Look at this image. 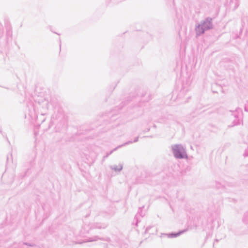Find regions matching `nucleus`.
Listing matches in <instances>:
<instances>
[{"label":"nucleus","mask_w":248,"mask_h":248,"mask_svg":"<svg viewBox=\"0 0 248 248\" xmlns=\"http://www.w3.org/2000/svg\"><path fill=\"white\" fill-rule=\"evenodd\" d=\"M108 225L105 223L101 224L96 223L90 226V224L85 223L82 226L81 229L79 232V235L82 237H85L82 242H79L78 243L81 244L82 243L91 242L96 241L97 240L107 241V239L103 237H101L98 236H93L92 237H87V234L89 233L90 231L92 229H105L107 227Z\"/></svg>","instance_id":"f257e3e1"},{"label":"nucleus","mask_w":248,"mask_h":248,"mask_svg":"<svg viewBox=\"0 0 248 248\" xmlns=\"http://www.w3.org/2000/svg\"><path fill=\"white\" fill-rule=\"evenodd\" d=\"M212 21V18L208 17L201 21L200 24L196 25L195 27L196 35L199 36L203 34L205 31L212 29L213 27Z\"/></svg>","instance_id":"f03ea898"},{"label":"nucleus","mask_w":248,"mask_h":248,"mask_svg":"<svg viewBox=\"0 0 248 248\" xmlns=\"http://www.w3.org/2000/svg\"><path fill=\"white\" fill-rule=\"evenodd\" d=\"M172 151L176 158H187V155L186 149L181 144H174L172 146Z\"/></svg>","instance_id":"7ed1b4c3"},{"label":"nucleus","mask_w":248,"mask_h":248,"mask_svg":"<svg viewBox=\"0 0 248 248\" xmlns=\"http://www.w3.org/2000/svg\"><path fill=\"white\" fill-rule=\"evenodd\" d=\"M231 113V119L233 121V125H234L239 124L242 120V110L240 108H237L234 111H230Z\"/></svg>","instance_id":"20e7f679"},{"label":"nucleus","mask_w":248,"mask_h":248,"mask_svg":"<svg viewBox=\"0 0 248 248\" xmlns=\"http://www.w3.org/2000/svg\"><path fill=\"white\" fill-rule=\"evenodd\" d=\"M186 231V230H183V231H179L178 232H171L169 234L164 233L163 234L164 235H167L168 237L169 238H174V237L179 236V235H180L181 234L183 233Z\"/></svg>","instance_id":"39448f33"},{"label":"nucleus","mask_w":248,"mask_h":248,"mask_svg":"<svg viewBox=\"0 0 248 248\" xmlns=\"http://www.w3.org/2000/svg\"><path fill=\"white\" fill-rule=\"evenodd\" d=\"M110 168L114 170L116 172H120L121 171L123 168V165L121 163H120L118 166L116 165H111L110 166Z\"/></svg>","instance_id":"423d86ee"},{"label":"nucleus","mask_w":248,"mask_h":248,"mask_svg":"<svg viewBox=\"0 0 248 248\" xmlns=\"http://www.w3.org/2000/svg\"><path fill=\"white\" fill-rule=\"evenodd\" d=\"M143 207H140L139 208V210L138 211V213H137V214L135 216V219H136V225H137V224L139 222V217H143L144 215H143L142 214V209Z\"/></svg>","instance_id":"0eeeda50"},{"label":"nucleus","mask_w":248,"mask_h":248,"mask_svg":"<svg viewBox=\"0 0 248 248\" xmlns=\"http://www.w3.org/2000/svg\"><path fill=\"white\" fill-rule=\"evenodd\" d=\"M243 222L247 225L248 228V212L245 213L243 217Z\"/></svg>","instance_id":"6e6552de"},{"label":"nucleus","mask_w":248,"mask_h":248,"mask_svg":"<svg viewBox=\"0 0 248 248\" xmlns=\"http://www.w3.org/2000/svg\"><path fill=\"white\" fill-rule=\"evenodd\" d=\"M6 30H7V35L8 36H10V37H11L12 35V31L11 27V26L7 27Z\"/></svg>","instance_id":"1a4fd4ad"},{"label":"nucleus","mask_w":248,"mask_h":248,"mask_svg":"<svg viewBox=\"0 0 248 248\" xmlns=\"http://www.w3.org/2000/svg\"><path fill=\"white\" fill-rule=\"evenodd\" d=\"M117 149H118V147L114 148L113 150L111 151L110 152L107 153V155L104 156V159L107 158L109 155H110L114 151H116Z\"/></svg>","instance_id":"9d476101"},{"label":"nucleus","mask_w":248,"mask_h":248,"mask_svg":"<svg viewBox=\"0 0 248 248\" xmlns=\"http://www.w3.org/2000/svg\"><path fill=\"white\" fill-rule=\"evenodd\" d=\"M133 142H134L133 141H131V140L130 141H128L127 142H125L124 144H122V145H120L118 146V148H121V147H123L124 146H125L126 145H128V144L132 143Z\"/></svg>","instance_id":"9b49d317"},{"label":"nucleus","mask_w":248,"mask_h":248,"mask_svg":"<svg viewBox=\"0 0 248 248\" xmlns=\"http://www.w3.org/2000/svg\"><path fill=\"white\" fill-rule=\"evenodd\" d=\"M20 245H21V246L26 245V246H30V247H33V246H34V244L28 243H20Z\"/></svg>","instance_id":"f8f14e48"},{"label":"nucleus","mask_w":248,"mask_h":248,"mask_svg":"<svg viewBox=\"0 0 248 248\" xmlns=\"http://www.w3.org/2000/svg\"><path fill=\"white\" fill-rule=\"evenodd\" d=\"M186 90H185L184 89L181 90L180 93L178 94L179 97H181L182 95L185 93V91Z\"/></svg>","instance_id":"ddd939ff"},{"label":"nucleus","mask_w":248,"mask_h":248,"mask_svg":"<svg viewBox=\"0 0 248 248\" xmlns=\"http://www.w3.org/2000/svg\"><path fill=\"white\" fill-rule=\"evenodd\" d=\"M244 109L246 111L248 112V104L245 106Z\"/></svg>","instance_id":"4468645a"},{"label":"nucleus","mask_w":248,"mask_h":248,"mask_svg":"<svg viewBox=\"0 0 248 248\" xmlns=\"http://www.w3.org/2000/svg\"><path fill=\"white\" fill-rule=\"evenodd\" d=\"M151 228V227H147V228L146 229V230H145V232L149 233V230Z\"/></svg>","instance_id":"2eb2a0df"},{"label":"nucleus","mask_w":248,"mask_h":248,"mask_svg":"<svg viewBox=\"0 0 248 248\" xmlns=\"http://www.w3.org/2000/svg\"><path fill=\"white\" fill-rule=\"evenodd\" d=\"M191 98V96L190 95H188L187 96H186V100L184 102V103H186L188 102V99H190Z\"/></svg>","instance_id":"dca6fc26"},{"label":"nucleus","mask_w":248,"mask_h":248,"mask_svg":"<svg viewBox=\"0 0 248 248\" xmlns=\"http://www.w3.org/2000/svg\"><path fill=\"white\" fill-rule=\"evenodd\" d=\"M138 140H139V137H136V138L135 139V140H133V142H137V141H138Z\"/></svg>","instance_id":"f3484780"},{"label":"nucleus","mask_w":248,"mask_h":248,"mask_svg":"<svg viewBox=\"0 0 248 248\" xmlns=\"http://www.w3.org/2000/svg\"><path fill=\"white\" fill-rule=\"evenodd\" d=\"M238 6H239V4L237 2L236 3V5H235V6L233 10H235L238 7Z\"/></svg>","instance_id":"a211bd4d"},{"label":"nucleus","mask_w":248,"mask_h":248,"mask_svg":"<svg viewBox=\"0 0 248 248\" xmlns=\"http://www.w3.org/2000/svg\"><path fill=\"white\" fill-rule=\"evenodd\" d=\"M215 241L217 242V241H218V239H216Z\"/></svg>","instance_id":"6ab92c4d"}]
</instances>
